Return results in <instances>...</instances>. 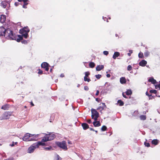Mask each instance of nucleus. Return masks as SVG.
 Segmentation results:
<instances>
[{"instance_id": "1", "label": "nucleus", "mask_w": 160, "mask_h": 160, "mask_svg": "<svg viewBox=\"0 0 160 160\" xmlns=\"http://www.w3.org/2000/svg\"><path fill=\"white\" fill-rule=\"evenodd\" d=\"M4 37L8 39L15 40L16 37L15 34H14L13 32L9 28L6 29Z\"/></svg>"}, {"instance_id": "2", "label": "nucleus", "mask_w": 160, "mask_h": 160, "mask_svg": "<svg viewBox=\"0 0 160 160\" xmlns=\"http://www.w3.org/2000/svg\"><path fill=\"white\" fill-rule=\"evenodd\" d=\"M30 31V30L27 27H25L19 30V33L22 34V36L25 38H27L28 37V33Z\"/></svg>"}, {"instance_id": "3", "label": "nucleus", "mask_w": 160, "mask_h": 160, "mask_svg": "<svg viewBox=\"0 0 160 160\" xmlns=\"http://www.w3.org/2000/svg\"><path fill=\"white\" fill-rule=\"evenodd\" d=\"M56 144L58 147L63 150L66 151L68 150L66 142L65 141H63L61 142H57Z\"/></svg>"}, {"instance_id": "4", "label": "nucleus", "mask_w": 160, "mask_h": 160, "mask_svg": "<svg viewBox=\"0 0 160 160\" xmlns=\"http://www.w3.org/2000/svg\"><path fill=\"white\" fill-rule=\"evenodd\" d=\"M13 112H6L0 117V120L8 119L10 118Z\"/></svg>"}, {"instance_id": "5", "label": "nucleus", "mask_w": 160, "mask_h": 160, "mask_svg": "<svg viewBox=\"0 0 160 160\" xmlns=\"http://www.w3.org/2000/svg\"><path fill=\"white\" fill-rule=\"evenodd\" d=\"M92 115V119H93L94 121H97L98 118L99 117V114L95 109L92 108L91 109Z\"/></svg>"}, {"instance_id": "6", "label": "nucleus", "mask_w": 160, "mask_h": 160, "mask_svg": "<svg viewBox=\"0 0 160 160\" xmlns=\"http://www.w3.org/2000/svg\"><path fill=\"white\" fill-rule=\"evenodd\" d=\"M37 148L36 147L35 143H33L28 148V152L29 153H32Z\"/></svg>"}, {"instance_id": "7", "label": "nucleus", "mask_w": 160, "mask_h": 160, "mask_svg": "<svg viewBox=\"0 0 160 160\" xmlns=\"http://www.w3.org/2000/svg\"><path fill=\"white\" fill-rule=\"evenodd\" d=\"M31 135V134L29 133L26 134L22 138L23 140L25 141H30Z\"/></svg>"}, {"instance_id": "8", "label": "nucleus", "mask_w": 160, "mask_h": 160, "mask_svg": "<svg viewBox=\"0 0 160 160\" xmlns=\"http://www.w3.org/2000/svg\"><path fill=\"white\" fill-rule=\"evenodd\" d=\"M41 67L45 69L46 71H48L49 70V64L46 62H43L41 65Z\"/></svg>"}, {"instance_id": "9", "label": "nucleus", "mask_w": 160, "mask_h": 160, "mask_svg": "<svg viewBox=\"0 0 160 160\" xmlns=\"http://www.w3.org/2000/svg\"><path fill=\"white\" fill-rule=\"evenodd\" d=\"M6 31V29L3 27H0V36H5V33Z\"/></svg>"}, {"instance_id": "10", "label": "nucleus", "mask_w": 160, "mask_h": 160, "mask_svg": "<svg viewBox=\"0 0 160 160\" xmlns=\"http://www.w3.org/2000/svg\"><path fill=\"white\" fill-rule=\"evenodd\" d=\"M39 135L38 134H32L30 138V141H36L38 139L37 138Z\"/></svg>"}, {"instance_id": "11", "label": "nucleus", "mask_w": 160, "mask_h": 160, "mask_svg": "<svg viewBox=\"0 0 160 160\" xmlns=\"http://www.w3.org/2000/svg\"><path fill=\"white\" fill-rule=\"evenodd\" d=\"M106 108V106L105 103H102V106H99L97 108V110H100L101 112Z\"/></svg>"}, {"instance_id": "12", "label": "nucleus", "mask_w": 160, "mask_h": 160, "mask_svg": "<svg viewBox=\"0 0 160 160\" xmlns=\"http://www.w3.org/2000/svg\"><path fill=\"white\" fill-rule=\"evenodd\" d=\"M47 136L49 140H51L54 139L55 138V135L53 134H47Z\"/></svg>"}, {"instance_id": "13", "label": "nucleus", "mask_w": 160, "mask_h": 160, "mask_svg": "<svg viewBox=\"0 0 160 160\" xmlns=\"http://www.w3.org/2000/svg\"><path fill=\"white\" fill-rule=\"evenodd\" d=\"M36 147H37V148H38L39 147V146H44L45 145V143L43 142H37L36 143H35Z\"/></svg>"}, {"instance_id": "14", "label": "nucleus", "mask_w": 160, "mask_h": 160, "mask_svg": "<svg viewBox=\"0 0 160 160\" xmlns=\"http://www.w3.org/2000/svg\"><path fill=\"white\" fill-rule=\"evenodd\" d=\"M82 126L84 130H86L89 128V125L86 123H83L82 124Z\"/></svg>"}, {"instance_id": "15", "label": "nucleus", "mask_w": 160, "mask_h": 160, "mask_svg": "<svg viewBox=\"0 0 160 160\" xmlns=\"http://www.w3.org/2000/svg\"><path fill=\"white\" fill-rule=\"evenodd\" d=\"M120 82L122 84H125L126 83L127 81L125 78L124 77H122L120 79Z\"/></svg>"}, {"instance_id": "16", "label": "nucleus", "mask_w": 160, "mask_h": 160, "mask_svg": "<svg viewBox=\"0 0 160 160\" xmlns=\"http://www.w3.org/2000/svg\"><path fill=\"white\" fill-rule=\"evenodd\" d=\"M10 107V105L8 104H6L2 106L1 109L4 110H8Z\"/></svg>"}, {"instance_id": "17", "label": "nucleus", "mask_w": 160, "mask_h": 160, "mask_svg": "<svg viewBox=\"0 0 160 160\" xmlns=\"http://www.w3.org/2000/svg\"><path fill=\"white\" fill-rule=\"evenodd\" d=\"M6 16L4 15H2L0 17V21L2 23H3L6 20Z\"/></svg>"}, {"instance_id": "18", "label": "nucleus", "mask_w": 160, "mask_h": 160, "mask_svg": "<svg viewBox=\"0 0 160 160\" xmlns=\"http://www.w3.org/2000/svg\"><path fill=\"white\" fill-rule=\"evenodd\" d=\"M147 62L145 60H142L139 63V65L140 66L142 67L145 66L147 64Z\"/></svg>"}, {"instance_id": "19", "label": "nucleus", "mask_w": 160, "mask_h": 160, "mask_svg": "<svg viewBox=\"0 0 160 160\" xmlns=\"http://www.w3.org/2000/svg\"><path fill=\"white\" fill-rule=\"evenodd\" d=\"M8 2L6 1H3L1 2L3 8H5L6 7L8 6Z\"/></svg>"}, {"instance_id": "20", "label": "nucleus", "mask_w": 160, "mask_h": 160, "mask_svg": "<svg viewBox=\"0 0 160 160\" xmlns=\"http://www.w3.org/2000/svg\"><path fill=\"white\" fill-rule=\"evenodd\" d=\"M93 125L95 127H99L101 126V124L99 121H95L93 122Z\"/></svg>"}, {"instance_id": "21", "label": "nucleus", "mask_w": 160, "mask_h": 160, "mask_svg": "<svg viewBox=\"0 0 160 160\" xmlns=\"http://www.w3.org/2000/svg\"><path fill=\"white\" fill-rule=\"evenodd\" d=\"M120 53L118 52H115L113 55L112 58L114 59H116L117 57L120 56Z\"/></svg>"}, {"instance_id": "22", "label": "nucleus", "mask_w": 160, "mask_h": 160, "mask_svg": "<svg viewBox=\"0 0 160 160\" xmlns=\"http://www.w3.org/2000/svg\"><path fill=\"white\" fill-rule=\"evenodd\" d=\"M104 66L103 65H99L96 67V70L97 71H100L104 68Z\"/></svg>"}, {"instance_id": "23", "label": "nucleus", "mask_w": 160, "mask_h": 160, "mask_svg": "<svg viewBox=\"0 0 160 160\" xmlns=\"http://www.w3.org/2000/svg\"><path fill=\"white\" fill-rule=\"evenodd\" d=\"M148 82H151L152 84H154L156 82V81L152 77L151 78L148 80Z\"/></svg>"}, {"instance_id": "24", "label": "nucleus", "mask_w": 160, "mask_h": 160, "mask_svg": "<svg viewBox=\"0 0 160 160\" xmlns=\"http://www.w3.org/2000/svg\"><path fill=\"white\" fill-rule=\"evenodd\" d=\"M18 38H17L16 37V39H15V40H16V41L17 42H20V41L21 40H22V39H23V38H22L23 36H22L21 35H18Z\"/></svg>"}, {"instance_id": "25", "label": "nucleus", "mask_w": 160, "mask_h": 160, "mask_svg": "<svg viewBox=\"0 0 160 160\" xmlns=\"http://www.w3.org/2000/svg\"><path fill=\"white\" fill-rule=\"evenodd\" d=\"M42 141L43 142H45L48 141L49 140V139L47 135H46V136L44 137L42 139Z\"/></svg>"}, {"instance_id": "26", "label": "nucleus", "mask_w": 160, "mask_h": 160, "mask_svg": "<svg viewBox=\"0 0 160 160\" xmlns=\"http://www.w3.org/2000/svg\"><path fill=\"white\" fill-rule=\"evenodd\" d=\"M152 144H154L155 145H157L158 143V140L156 139H154L152 140Z\"/></svg>"}, {"instance_id": "27", "label": "nucleus", "mask_w": 160, "mask_h": 160, "mask_svg": "<svg viewBox=\"0 0 160 160\" xmlns=\"http://www.w3.org/2000/svg\"><path fill=\"white\" fill-rule=\"evenodd\" d=\"M126 94L127 95H130L132 94V92L131 90L128 89L126 92Z\"/></svg>"}, {"instance_id": "28", "label": "nucleus", "mask_w": 160, "mask_h": 160, "mask_svg": "<svg viewBox=\"0 0 160 160\" xmlns=\"http://www.w3.org/2000/svg\"><path fill=\"white\" fill-rule=\"evenodd\" d=\"M89 65L90 68H93L95 66V64L94 62H91L89 63Z\"/></svg>"}, {"instance_id": "29", "label": "nucleus", "mask_w": 160, "mask_h": 160, "mask_svg": "<svg viewBox=\"0 0 160 160\" xmlns=\"http://www.w3.org/2000/svg\"><path fill=\"white\" fill-rule=\"evenodd\" d=\"M118 102L120 106H122L124 105L123 102L121 100H118Z\"/></svg>"}, {"instance_id": "30", "label": "nucleus", "mask_w": 160, "mask_h": 160, "mask_svg": "<svg viewBox=\"0 0 160 160\" xmlns=\"http://www.w3.org/2000/svg\"><path fill=\"white\" fill-rule=\"evenodd\" d=\"M140 118L141 120H144L146 119V117L145 115H142L140 116Z\"/></svg>"}, {"instance_id": "31", "label": "nucleus", "mask_w": 160, "mask_h": 160, "mask_svg": "<svg viewBox=\"0 0 160 160\" xmlns=\"http://www.w3.org/2000/svg\"><path fill=\"white\" fill-rule=\"evenodd\" d=\"M84 81H87L88 82H89L91 81V79L89 78H88V77H84Z\"/></svg>"}, {"instance_id": "32", "label": "nucleus", "mask_w": 160, "mask_h": 160, "mask_svg": "<svg viewBox=\"0 0 160 160\" xmlns=\"http://www.w3.org/2000/svg\"><path fill=\"white\" fill-rule=\"evenodd\" d=\"M138 57L140 58H142L144 57L143 54L142 52H140L138 54Z\"/></svg>"}, {"instance_id": "33", "label": "nucleus", "mask_w": 160, "mask_h": 160, "mask_svg": "<svg viewBox=\"0 0 160 160\" xmlns=\"http://www.w3.org/2000/svg\"><path fill=\"white\" fill-rule=\"evenodd\" d=\"M107 129V127L105 126H103L101 128L102 131H106Z\"/></svg>"}, {"instance_id": "34", "label": "nucleus", "mask_w": 160, "mask_h": 160, "mask_svg": "<svg viewBox=\"0 0 160 160\" xmlns=\"http://www.w3.org/2000/svg\"><path fill=\"white\" fill-rule=\"evenodd\" d=\"M150 92L151 93H153L156 94L157 92V91L155 90H151L150 91Z\"/></svg>"}, {"instance_id": "35", "label": "nucleus", "mask_w": 160, "mask_h": 160, "mask_svg": "<svg viewBox=\"0 0 160 160\" xmlns=\"http://www.w3.org/2000/svg\"><path fill=\"white\" fill-rule=\"evenodd\" d=\"M85 76L84 77H88V76L90 75V73L89 72H85Z\"/></svg>"}, {"instance_id": "36", "label": "nucleus", "mask_w": 160, "mask_h": 160, "mask_svg": "<svg viewBox=\"0 0 160 160\" xmlns=\"http://www.w3.org/2000/svg\"><path fill=\"white\" fill-rule=\"evenodd\" d=\"M144 144L145 146L148 147H149L150 146V145L149 143L147 142H144Z\"/></svg>"}, {"instance_id": "37", "label": "nucleus", "mask_w": 160, "mask_h": 160, "mask_svg": "<svg viewBox=\"0 0 160 160\" xmlns=\"http://www.w3.org/2000/svg\"><path fill=\"white\" fill-rule=\"evenodd\" d=\"M132 68V67L131 65H129L127 68V69L128 71H131Z\"/></svg>"}, {"instance_id": "38", "label": "nucleus", "mask_w": 160, "mask_h": 160, "mask_svg": "<svg viewBox=\"0 0 160 160\" xmlns=\"http://www.w3.org/2000/svg\"><path fill=\"white\" fill-rule=\"evenodd\" d=\"M95 77L97 79H99L101 77V75L100 74H98L95 75Z\"/></svg>"}, {"instance_id": "39", "label": "nucleus", "mask_w": 160, "mask_h": 160, "mask_svg": "<svg viewBox=\"0 0 160 160\" xmlns=\"http://www.w3.org/2000/svg\"><path fill=\"white\" fill-rule=\"evenodd\" d=\"M44 148L46 150H50L52 148V147L51 146H50L48 147Z\"/></svg>"}, {"instance_id": "40", "label": "nucleus", "mask_w": 160, "mask_h": 160, "mask_svg": "<svg viewBox=\"0 0 160 160\" xmlns=\"http://www.w3.org/2000/svg\"><path fill=\"white\" fill-rule=\"evenodd\" d=\"M38 73L39 74H43V72L42 70H41L40 69H38Z\"/></svg>"}, {"instance_id": "41", "label": "nucleus", "mask_w": 160, "mask_h": 160, "mask_svg": "<svg viewBox=\"0 0 160 160\" xmlns=\"http://www.w3.org/2000/svg\"><path fill=\"white\" fill-rule=\"evenodd\" d=\"M56 157L57 158V160H61V158H60L58 155H57Z\"/></svg>"}, {"instance_id": "42", "label": "nucleus", "mask_w": 160, "mask_h": 160, "mask_svg": "<svg viewBox=\"0 0 160 160\" xmlns=\"http://www.w3.org/2000/svg\"><path fill=\"white\" fill-rule=\"evenodd\" d=\"M149 55V53L148 52H146L144 53V56L145 57H147Z\"/></svg>"}, {"instance_id": "43", "label": "nucleus", "mask_w": 160, "mask_h": 160, "mask_svg": "<svg viewBox=\"0 0 160 160\" xmlns=\"http://www.w3.org/2000/svg\"><path fill=\"white\" fill-rule=\"evenodd\" d=\"M146 94L147 96L149 97V98L150 99L151 97L152 96V94L149 95L147 91L146 92Z\"/></svg>"}, {"instance_id": "44", "label": "nucleus", "mask_w": 160, "mask_h": 160, "mask_svg": "<svg viewBox=\"0 0 160 160\" xmlns=\"http://www.w3.org/2000/svg\"><path fill=\"white\" fill-rule=\"evenodd\" d=\"M103 53L104 55H107L108 54V52L107 51H104Z\"/></svg>"}, {"instance_id": "45", "label": "nucleus", "mask_w": 160, "mask_h": 160, "mask_svg": "<svg viewBox=\"0 0 160 160\" xmlns=\"http://www.w3.org/2000/svg\"><path fill=\"white\" fill-rule=\"evenodd\" d=\"M84 89L86 91H88L89 90V88L87 86H85L84 87Z\"/></svg>"}, {"instance_id": "46", "label": "nucleus", "mask_w": 160, "mask_h": 160, "mask_svg": "<svg viewBox=\"0 0 160 160\" xmlns=\"http://www.w3.org/2000/svg\"><path fill=\"white\" fill-rule=\"evenodd\" d=\"M28 4V3H24V5H23V8H26L27 7L26 6V5H27Z\"/></svg>"}, {"instance_id": "47", "label": "nucleus", "mask_w": 160, "mask_h": 160, "mask_svg": "<svg viewBox=\"0 0 160 160\" xmlns=\"http://www.w3.org/2000/svg\"><path fill=\"white\" fill-rule=\"evenodd\" d=\"M96 100L98 102H100L101 101V100L98 98H96Z\"/></svg>"}, {"instance_id": "48", "label": "nucleus", "mask_w": 160, "mask_h": 160, "mask_svg": "<svg viewBox=\"0 0 160 160\" xmlns=\"http://www.w3.org/2000/svg\"><path fill=\"white\" fill-rule=\"evenodd\" d=\"M22 42L24 44H27L28 43L27 41L26 40H23L22 41Z\"/></svg>"}, {"instance_id": "49", "label": "nucleus", "mask_w": 160, "mask_h": 160, "mask_svg": "<svg viewBox=\"0 0 160 160\" xmlns=\"http://www.w3.org/2000/svg\"><path fill=\"white\" fill-rule=\"evenodd\" d=\"M6 160H14V158L12 157H11L8 158Z\"/></svg>"}, {"instance_id": "50", "label": "nucleus", "mask_w": 160, "mask_h": 160, "mask_svg": "<svg viewBox=\"0 0 160 160\" xmlns=\"http://www.w3.org/2000/svg\"><path fill=\"white\" fill-rule=\"evenodd\" d=\"M99 92L98 90H97L96 92V96H98L99 94Z\"/></svg>"}, {"instance_id": "51", "label": "nucleus", "mask_w": 160, "mask_h": 160, "mask_svg": "<svg viewBox=\"0 0 160 160\" xmlns=\"http://www.w3.org/2000/svg\"><path fill=\"white\" fill-rule=\"evenodd\" d=\"M122 96L123 97L125 98H127V96L124 94V93L123 92L122 93Z\"/></svg>"}, {"instance_id": "52", "label": "nucleus", "mask_w": 160, "mask_h": 160, "mask_svg": "<svg viewBox=\"0 0 160 160\" xmlns=\"http://www.w3.org/2000/svg\"><path fill=\"white\" fill-rule=\"evenodd\" d=\"M87 122L89 123H91V119L88 120Z\"/></svg>"}, {"instance_id": "53", "label": "nucleus", "mask_w": 160, "mask_h": 160, "mask_svg": "<svg viewBox=\"0 0 160 160\" xmlns=\"http://www.w3.org/2000/svg\"><path fill=\"white\" fill-rule=\"evenodd\" d=\"M160 88V84H159L156 86V88Z\"/></svg>"}, {"instance_id": "54", "label": "nucleus", "mask_w": 160, "mask_h": 160, "mask_svg": "<svg viewBox=\"0 0 160 160\" xmlns=\"http://www.w3.org/2000/svg\"><path fill=\"white\" fill-rule=\"evenodd\" d=\"M68 143L69 144H71L72 143V142L69 140H68Z\"/></svg>"}, {"instance_id": "55", "label": "nucleus", "mask_w": 160, "mask_h": 160, "mask_svg": "<svg viewBox=\"0 0 160 160\" xmlns=\"http://www.w3.org/2000/svg\"><path fill=\"white\" fill-rule=\"evenodd\" d=\"M106 76H107V77L109 78L110 77L111 75L109 74H107L106 75Z\"/></svg>"}, {"instance_id": "56", "label": "nucleus", "mask_w": 160, "mask_h": 160, "mask_svg": "<svg viewBox=\"0 0 160 160\" xmlns=\"http://www.w3.org/2000/svg\"><path fill=\"white\" fill-rule=\"evenodd\" d=\"M90 130L91 131H94L95 130H94V129L93 128H89Z\"/></svg>"}, {"instance_id": "57", "label": "nucleus", "mask_w": 160, "mask_h": 160, "mask_svg": "<svg viewBox=\"0 0 160 160\" xmlns=\"http://www.w3.org/2000/svg\"><path fill=\"white\" fill-rule=\"evenodd\" d=\"M28 1V0H23L22 1L24 3H27L26 2H27Z\"/></svg>"}, {"instance_id": "58", "label": "nucleus", "mask_w": 160, "mask_h": 160, "mask_svg": "<svg viewBox=\"0 0 160 160\" xmlns=\"http://www.w3.org/2000/svg\"><path fill=\"white\" fill-rule=\"evenodd\" d=\"M31 106H34V104L33 103V102H31Z\"/></svg>"}, {"instance_id": "59", "label": "nucleus", "mask_w": 160, "mask_h": 160, "mask_svg": "<svg viewBox=\"0 0 160 160\" xmlns=\"http://www.w3.org/2000/svg\"><path fill=\"white\" fill-rule=\"evenodd\" d=\"M129 51L130 52V53H132V51L131 50H130Z\"/></svg>"}, {"instance_id": "60", "label": "nucleus", "mask_w": 160, "mask_h": 160, "mask_svg": "<svg viewBox=\"0 0 160 160\" xmlns=\"http://www.w3.org/2000/svg\"><path fill=\"white\" fill-rule=\"evenodd\" d=\"M128 55L129 56H131V53H128Z\"/></svg>"}, {"instance_id": "61", "label": "nucleus", "mask_w": 160, "mask_h": 160, "mask_svg": "<svg viewBox=\"0 0 160 160\" xmlns=\"http://www.w3.org/2000/svg\"><path fill=\"white\" fill-rule=\"evenodd\" d=\"M19 2H22V1L23 0H18Z\"/></svg>"}, {"instance_id": "62", "label": "nucleus", "mask_w": 160, "mask_h": 160, "mask_svg": "<svg viewBox=\"0 0 160 160\" xmlns=\"http://www.w3.org/2000/svg\"><path fill=\"white\" fill-rule=\"evenodd\" d=\"M14 144H13V143H12V145H11V146L12 147H13V146H14Z\"/></svg>"}, {"instance_id": "63", "label": "nucleus", "mask_w": 160, "mask_h": 160, "mask_svg": "<svg viewBox=\"0 0 160 160\" xmlns=\"http://www.w3.org/2000/svg\"><path fill=\"white\" fill-rule=\"evenodd\" d=\"M95 131L96 132V133H98V131H97V130H95V131Z\"/></svg>"}, {"instance_id": "64", "label": "nucleus", "mask_w": 160, "mask_h": 160, "mask_svg": "<svg viewBox=\"0 0 160 160\" xmlns=\"http://www.w3.org/2000/svg\"><path fill=\"white\" fill-rule=\"evenodd\" d=\"M18 143V142H15V144H17Z\"/></svg>"}]
</instances>
